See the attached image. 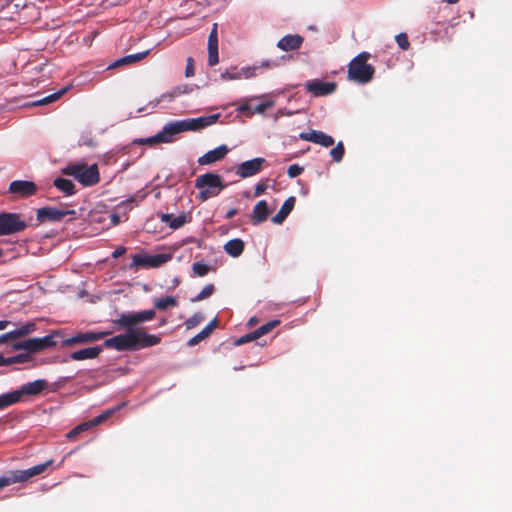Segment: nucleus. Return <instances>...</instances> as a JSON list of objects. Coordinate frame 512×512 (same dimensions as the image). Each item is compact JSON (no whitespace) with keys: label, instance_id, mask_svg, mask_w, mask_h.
<instances>
[{"label":"nucleus","instance_id":"nucleus-1","mask_svg":"<svg viewBox=\"0 0 512 512\" xmlns=\"http://www.w3.org/2000/svg\"><path fill=\"white\" fill-rule=\"evenodd\" d=\"M154 309H147L139 312H126L114 320V324L127 329L126 333L118 334L106 339L103 346L116 351H136L143 348L158 345L161 337L156 334H149L143 328H131L133 325L148 322L154 319Z\"/></svg>","mask_w":512,"mask_h":512},{"label":"nucleus","instance_id":"nucleus-2","mask_svg":"<svg viewBox=\"0 0 512 512\" xmlns=\"http://www.w3.org/2000/svg\"><path fill=\"white\" fill-rule=\"evenodd\" d=\"M61 171L62 174L72 176L85 187L93 186L100 180L99 170L96 164L74 163L67 165Z\"/></svg>","mask_w":512,"mask_h":512},{"label":"nucleus","instance_id":"nucleus-3","mask_svg":"<svg viewBox=\"0 0 512 512\" xmlns=\"http://www.w3.org/2000/svg\"><path fill=\"white\" fill-rule=\"evenodd\" d=\"M226 186L220 175L211 172L200 175L195 180V187L200 190L198 198L201 201L219 195Z\"/></svg>","mask_w":512,"mask_h":512},{"label":"nucleus","instance_id":"nucleus-4","mask_svg":"<svg viewBox=\"0 0 512 512\" xmlns=\"http://www.w3.org/2000/svg\"><path fill=\"white\" fill-rule=\"evenodd\" d=\"M370 54L362 52L351 60L348 67V78L355 82L366 84L374 75V67L367 63Z\"/></svg>","mask_w":512,"mask_h":512},{"label":"nucleus","instance_id":"nucleus-5","mask_svg":"<svg viewBox=\"0 0 512 512\" xmlns=\"http://www.w3.org/2000/svg\"><path fill=\"white\" fill-rule=\"evenodd\" d=\"M171 259V253L147 254L141 252L132 256V262L130 263L129 268L135 270L141 268H157L167 263Z\"/></svg>","mask_w":512,"mask_h":512},{"label":"nucleus","instance_id":"nucleus-6","mask_svg":"<svg viewBox=\"0 0 512 512\" xmlns=\"http://www.w3.org/2000/svg\"><path fill=\"white\" fill-rule=\"evenodd\" d=\"M26 222L17 213H0V236L11 235L23 231Z\"/></svg>","mask_w":512,"mask_h":512},{"label":"nucleus","instance_id":"nucleus-7","mask_svg":"<svg viewBox=\"0 0 512 512\" xmlns=\"http://www.w3.org/2000/svg\"><path fill=\"white\" fill-rule=\"evenodd\" d=\"M112 332L105 330V331H87V332H81L78 333L72 337L66 338L62 341V345L65 347H71L78 344H86V343H92L98 340H101L105 338L106 336L110 335Z\"/></svg>","mask_w":512,"mask_h":512},{"label":"nucleus","instance_id":"nucleus-8","mask_svg":"<svg viewBox=\"0 0 512 512\" xmlns=\"http://www.w3.org/2000/svg\"><path fill=\"white\" fill-rule=\"evenodd\" d=\"M266 163L265 158L256 157L238 164L235 173L242 179L253 177L262 170Z\"/></svg>","mask_w":512,"mask_h":512},{"label":"nucleus","instance_id":"nucleus-9","mask_svg":"<svg viewBox=\"0 0 512 512\" xmlns=\"http://www.w3.org/2000/svg\"><path fill=\"white\" fill-rule=\"evenodd\" d=\"M220 118V114H212L207 116H201L198 118H188L180 120L182 123V127L185 131H200L206 127H209L215 124Z\"/></svg>","mask_w":512,"mask_h":512},{"label":"nucleus","instance_id":"nucleus-10","mask_svg":"<svg viewBox=\"0 0 512 512\" xmlns=\"http://www.w3.org/2000/svg\"><path fill=\"white\" fill-rule=\"evenodd\" d=\"M66 216H71L72 218H75L76 211L73 209H59L56 207H43L38 209L37 211V219L39 221H52L57 222L61 221Z\"/></svg>","mask_w":512,"mask_h":512},{"label":"nucleus","instance_id":"nucleus-11","mask_svg":"<svg viewBox=\"0 0 512 512\" xmlns=\"http://www.w3.org/2000/svg\"><path fill=\"white\" fill-rule=\"evenodd\" d=\"M8 191L21 198H28L37 193L36 183L28 180H14L9 184Z\"/></svg>","mask_w":512,"mask_h":512},{"label":"nucleus","instance_id":"nucleus-12","mask_svg":"<svg viewBox=\"0 0 512 512\" xmlns=\"http://www.w3.org/2000/svg\"><path fill=\"white\" fill-rule=\"evenodd\" d=\"M305 89L313 96L320 97L332 94L336 90V84L334 82L314 79L305 83Z\"/></svg>","mask_w":512,"mask_h":512},{"label":"nucleus","instance_id":"nucleus-13","mask_svg":"<svg viewBox=\"0 0 512 512\" xmlns=\"http://www.w3.org/2000/svg\"><path fill=\"white\" fill-rule=\"evenodd\" d=\"M52 464V460L46 461L44 463L35 465L25 470H12L11 473L15 479L16 483L25 482L30 478L43 473L49 465Z\"/></svg>","mask_w":512,"mask_h":512},{"label":"nucleus","instance_id":"nucleus-14","mask_svg":"<svg viewBox=\"0 0 512 512\" xmlns=\"http://www.w3.org/2000/svg\"><path fill=\"white\" fill-rule=\"evenodd\" d=\"M184 132L180 120L167 123L160 132L157 133V138L161 143H171L175 140L176 136Z\"/></svg>","mask_w":512,"mask_h":512},{"label":"nucleus","instance_id":"nucleus-15","mask_svg":"<svg viewBox=\"0 0 512 512\" xmlns=\"http://www.w3.org/2000/svg\"><path fill=\"white\" fill-rule=\"evenodd\" d=\"M299 138L304 141L312 142L315 144H318L323 147H330L334 144V139L330 135L318 131V130H311L308 132H301L299 134Z\"/></svg>","mask_w":512,"mask_h":512},{"label":"nucleus","instance_id":"nucleus-16","mask_svg":"<svg viewBox=\"0 0 512 512\" xmlns=\"http://www.w3.org/2000/svg\"><path fill=\"white\" fill-rule=\"evenodd\" d=\"M228 152H229V148L227 145H225V144L220 145V146L216 147L215 149L210 150V151L206 152L205 154H203L202 156H200L198 158V163L200 165H210L212 163H215V162L220 161L223 158H225V156L228 154Z\"/></svg>","mask_w":512,"mask_h":512},{"label":"nucleus","instance_id":"nucleus-17","mask_svg":"<svg viewBox=\"0 0 512 512\" xmlns=\"http://www.w3.org/2000/svg\"><path fill=\"white\" fill-rule=\"evenodd\" d=\"M47 387V382L44 379H37L22 385L16 391L20 393V400L23 395L35 396L40 394Z\"/></svg>","mask_w":512,"mask_h":512},{"label":"nucleus","instance_id":"nucleus-18","mask_svg":"<svg viewBox=\"0 0 512 512\" xmlns=\"http://www.w3.org/2000/svg\"><path fill=\"white\" fill-rule=\"evenodd\" d=\"M102 352L101 346H94V347H88L84 348L78 351H75L70 354V359L74 361H83L87 359H95L99 356V354Z\"/></svg>","mask_w":512,"mask_h":512},{"label":"nucleus","instance_id":"nucleus-19","mask_svg":"<svg viewBox=\"0 0 512 512\" xmlns=\"http://www.w3.org/2000/svg\"><path fill=\"white\" fill-rule=\"evenodd\" d=\"M302 42L303 38L299 35H286L278 41L277 47L288 52L298 49Z\"/></svg>","mask_w":512,"mask_h":512},{"label":"nucleus","instance_id":"nucleus-20","mask_svg":"<svg viewBox=\"0 0 512 512\" xmlns=\"http://www.w3.org/2000/svg\"><path fill=\"white\" fill-rule=\"evenodd\" d=\"M268 215L269 208L267 202L265 200H260L253 208L251 221L253 224L262 223L267 219Z\"/></svg>","mask_w":512,"mask_h":512},{"label":"nucleus","instance_id":"nucleus-21","mask_svg":"<svg viewBox=\"0 0 512 512\" xmlns=\"http://www.w3.org/2000/svg\"><path fill=\"white\" fill-rule=\"evenodd\" d=\"M294 205L295 197L291 196L288 199H286L278 213L272 217V222L274 224H281L293 210Z\"/></svg>","mask_w":512,"mask_h":512},{"label":"nucleus","instance_id":"nucleus-22","mask_svg":"<svg viewBox=\"0 0 512 512\" xmlns=\"http://www.w3.org/2000/svg\"><path fill=\"white\" fill-rule=\"evenodd\" d=\"M149 52H150V50H146L143 52L126 55V56L121 57V58L117 59L116 61H114L112 64H110L108 66V68L111 69V68H115V67H118L121 65H128V64L139 62V61L143 60L149 54Z\"/></svg>","mask_w":512,"mask_h":512},{"label":"nucleus","instance_id":"nucleus-23","mask_svg":"<svg viewBox=\"0 0 512 512\" xmlns=\"http://www.w3.org/2000/svg\"><path fill=\"white\" fill-rule=\"evenodd\" d=\"M216 323H217L216 318L211 320L198 334H196L194 337H192L188 341V345L194 346V345L198 344L199 342H201L202 340H204L205 338H207L212 333L214 328L216 327Z\"/></svg>","mask_w":512,"mask_h":512},{"label":"nucleus","instance_id":"nucleus-24","mask_svg":"<svg viewBox=\"0 0 512 512\" xmlns=\"http://www.w3.org/2000/svg\"><path fill=\"white\" fill-rule=\"evenodd\" d=\"M224 250L228 255L232 257H239L243 253L244 242L239 238L229 240L224 245Z\"/></svg>","mask_w":512,"mask_h":512},{"label":"nucleus","instance_id":"nucleus-25","mask_svg":"<svg viewBox=\"0 0 512 512\" xmlns=\"http://www.w3.org/2000/svg\"><path fill=\"white\" fill-rule=\"evenodd\" d=\"M13 348L14 350H25L30 353H36L40 351L37 338H29L24 341L18 342L14 344Z\"/></svg>","mask_w":512,"mask_h":512},{"label":"nucleus","instance_id":"nucleus-26","mask_svg":"<svg viewBox=\"0 0 512 512\" xmlns=\"http://www.w3.org/2000/svg\"><path fill=\"white\" fill-rule=\"evenodd\" d=\"M61 335L62 332L60 330H54L49 335L37 338L40 351L56 346V341L54 340V338L59 337Z\"/></svg>","mask_w":512,"mask_h":512},{"label":"nucleus","instance_id":"nucleus-27","mask_svg":"<svg viewBox=\"0 0 512 512\" xmlns=\"http://www.w3.org/2000/svg\"><path fill=\"white\" fill-rule=\"evenodd\" d=\"M53 184L58 190L62 191L65 195L70 196L75 193V185L69 179L56 178Z\"/></svg>","mask_w":512,"mask_h":512},{"label":"nucleus","instance_id":"nucleus-28","mask_svg":"<svg viewBox=\"0 0 512 512\" xmlns=\"http://www.w3.org/2000/svg\"><path fill=\"white\" fill-rule=\"evenodd\" d=\"M20 402V393L15 391L0 395V410Z\"/></svg>","mask_w":512,"mask_h":512},{"label":"nucleus","instance_id":"nucleus-29","mask_svg":"<svg viewBox=\"0 0 512 512\" xmlns=\"http://www.w3.org/2000/svg\"><path fill=\"white\" fill-rule=\"evenodd\" d=\"M70 89V86H66L60 90H58L57 92H54L52 94H49L37 101H33L32 102V105L34 106H39V105H47V104H50L56 100H58L60 97H62L68 90Z\"/></svg>","mask_w":512,"mask_h":512},{"label":"nucleus","instance_id":"nucleus-30","mask_svg":"<svg viewBox=\"0 0 512 512\" xmlns=\"http://www.w3.org/2000/svg\"><path fill=\"white\" fill-rule=\"evenodd\" d=\"M161 219L173 229H178L186 223L185 215L173 216L172 214H163Z\"/></svg>","mask_w":512,"mask_h":512},{"label":"nucleus","instance_id":"nucleus-31","mask_svg":"<svg viewBox=\"0 0 512 512\" xmlns=\"http://www.w3.org/2000/svg\"><path fill=\"white\" fill-rule=\"evenodd\" d=\"M153 303L154 307L158 310H165L169 307H176L178 305L177 299L173 296L156 298Z\"/></svg>","mask_w":512,"mask_h":512},{"label":"nucleus","instance_id":"nucleus-32","mask_svg":"<svg viewBox=\"0 0 512 512\" xmlns=\"http://www.w3.org/2000/svg\"><path fill=\"white\" fill-rule=\"evenodd\" d=\"M212 270L211 266L203 261L195 262L192 265V272L194 277H203Z\"/></svg>","mask_w":512,"mask_h":512},{"label":"nucleus","instance_id":"nucleus-33","mask_svg":"<svg viewBox=\"0 0 512 512\" xmlns=\"http://www.w3.org/2000/svg\"><path fill=\"white\" fill-rule=\"evenodd\" d=\"M123 406H124V404H121L116 407L107 409L104 412H102L100 415L93 418L91 421L93 422L94 426H97V425L103 423L104 421H106L109 417H111L115 412L120 410Z\"/></svg>","mask_w":512,"mask_h":512},{"label":"nucleus","instance_id":"nucleus-34","mask_svg":"<svg viewBox=\"0 0 512 512\" xmlns=\"http://www.w3.org/2000/svg\"><path fill=\"white\" fill-rule=\"evenodd\" d=\"M35 329H36V325L34 323L27 322L12 331L14 333L15 339H17V338L24 337V336L34 332Z\"/></svg>","mask_w":512,"mask_h":512},{"label":"nucleus","instance_id":"nucleus-35","mask_svg":"<svg viewBox=\"0 0 512 512\" xmlns=\"http://www.w3.org/2000/svg\"><path fill=\"white\" fill-rule=\"evenodd\" d=\"M280 321L279 320H271L265 324H263L262 326H260L259 328H257L256 330H254V336H256L257 338L267 334L268 332H270L273 328H275L277 325H279Z\"/></svg>","mask_w":512,"mask_h":512},{"label":"nucleus","instance_id":"nucleus-36","mask_svg":"<svg viewBox=\"0 0 512 512\" xmlns=\"http://www.w3.org/2000/svg\"><path fill=\"white\" fill-rule=\"evenodd\" d=\"M215 291V287L213 284H207L202 288V290L191 299L192 302H199L204 299L209 298Z\"/></svg>","mask_w":512,"mask_h":512},{"label":"nucleus","instance_id":"nucleus-37","mask_svg":"<svg viewBox=\"0 0 512 512\" xmlns=\"http://www.w3.org/2000/svg\"><path fill=\"white\" fill-rule=\"evenodd\" d=\"M344 152H345V149H344L343 143L338 142L337 145L331 149L330 155L334 161L340 162L343 159Z\"/></svg>","mask_w":512,"mask_h":512},{"label":"nucleus","instance_id":"nucleus-38","mask_svg":"<svg viewBox=\"0 0 512 512\" xmlns=\"http://www.w3.org/2000/svg\"><path fill=\"white\" fill-rule=\"evenodd\" d=\"M258 66H247L238 70L239 78L249 79L257 75Z\"/></svg>","mask_w":512,"mask_h":512},{"label":"nucleus","instance_id":"nucleus-39","mask_svg":"<svg viewBox=\"0 0 512 512\" xmlns=\"http://www.w3.org/2000/svg\"><path fill=\"white\" fill-rule=\"evenodd\" d=\"M219 56H218V47H208V64L210 66H214L218 64Z\"/></svg>","mask_w":512,"mask_h":512},{"label":"nucleus","instance_id":"nucleus-40","mask_svg":"<svg viewBox=\"0 0 512 512\" xmlns=\"http://www.w3.org/2000/svg\"><path fill=\"white\" fill-rule=\"evenodd\" d=\"M15 479L11 473V471H8L4 475L0 476V489H3L9 485L15 484Z\"/></svg>","mask_w":512,"mask_h":512},{"label":"nucleus","instance_id":"nucleus-41","mask_svg":"<svg viewBox=\"0 0 512 512\" xmlns=\"http://www.w3.org/2000/svg\"><path fill=\"white\" fill-rule=\"evenodd\" d=\"M274 105L275 102L273 100L264 101L254 107L253 113L264 114L267 109L273 107Z\"/></svg>","mask_w":512,"mask_h":512},{"label":"nucleus","instance_id":"nucleus-42","mask_svg":"<svg viewBox=\"0 0 512 512\" xmlns=\"http://www.w3.org/2000/svg\"><path fill=\"white\" fill-rule=\"evenodd\" d=\"M395 40L402 50H408L410 44L406 33H399L396 35Z\"/></svg>","mask_w":512,"mask_h":512},{"label":"nucleus","instance_id":"nucleus-43","mask_svg":"<svg viewBox=\"0 0 512 512\" xmlns=\"http://www.w3.org/2000/svg\"><path fill=\"white\" fill-rule=\"evenodd\" d=\"M135 143H138V144H146V145H156V144H160V139L157 138V134H155L154 136L152 137H147V138H140V139H137L134 141Z\"/></svg>","mask_w":512,"mask_h":512},{"label":"nucleus","instance_id":"nucleus-44","mask_svg":"<svg viewBox=\"0 0 512 512\" xmlns=\"http://www.w3.org/2000/svg\"><path fill=\"white\" fill-rule=\"evenodd\" d=\"M208 47H218L217 24L213 25V29L209 34Z\"/></svg>","mask_w":512,"mask_h":512},{"label":"nucleus","instance_id":"nucleus-45","mask_svg":"<svg viewBox=\"0 0 512 512\" xmlns=\"http://www.w3.org/2000/svg\"><path fill=\"white\" fill-rule=\"evenodd\" d=\"M303 172V167L298 164H292L288 167L287 174L290 178L297 177Z\"/></svg>","mask_w":512,"mask_h":512},{"label":"nucleus","instance_id":"nucleus-46","mask_svg":"<svg viewBox=\"0 0 512 512\" xmlns=\"http://www.w3.org/2000/svg\"><path fill=\"white\" fill-rule=\"evenodd\" d=\"M29 359V356L27 354H19L16 356H12L9 358H6L7 365L14 364V363H22Z\"/></svg>","mask_w":512,"mask_h":512},{"label":"nucleus","instance_id":"nucleus-47","mask_svg":"<svg viewBox=\"0 0 512 512\" xmlns=\"http://www.w3.org/2000/svg\"><path fill=\"white\" fill-rule=\"evenodd\" d=\"M203 320V316L201 314H194L192 317H190L186 322L185 325L188 329L195 327L198 323H200Z\"/></svg>","mask_w":512,"mask_h":512},{"label":"nucleus","instance_id":"nucleus-48","mask_svg":"<svg viewBox=\"0 0 512 512\" xmlns=\"http://www.w3.org/2000/svg\"><path fill=\"white\" fill-rule=\"evenodd\" d=\"M255 339H258V338L256 336H254V331H253L251 333H248V334L238 338L235 341V345L239 346V345L245 344L247 342L253 341Z\"/></svg>","mask_w":512,"mask_h":512},{"label":"nucleus","instance_id":"nucleus-49","mask_svg":"<svg viewBox=\"0 0 512 512\" xmlns=\"http://www.w3.org/2000/svg\"><path fill=\"white\" fill-rule=\"evenodd\" d=\"M221 79L223 81H229V80H237L239 78L238 70H235L233 72L225 71L220 75Z\"/></svg>","mask_w":512,"mask_h":512},{"label":"nucleus","instance_id":"nucleus-50","mask_svg":"<svg viewBox=\"0 0 512 512\" xmlns=\"http://www.w3.org/2000/svg\"><path fill=\"white\" fill-rule=\"evenodd\" d=\"M194 75V65H193V59L189 57L187 59V65L185 69V76L186 77H192Z\"/></svg>","mask_w":512,"mask_h":512},{"label":"nucleus","instance_id":"nucleus-51","mask_svg":"<svg viewBox=\"0 0 512 512\" xmlns=\"http://www.w3.org/2000/svg\"><path fill=\"white\" fill-rule=\"evenodd\" d=\"M267 189V185L265 183L259 182L256 184L254 189V195L256 197L262 195Z\"/></svg>","mask_w":512,"mask_h":512},{"label":"nucleus","instance_id":"nucleus-52","mask_svg":"<svg viewBox=\"0 0 512 512\" xmlns=\"http://www.w3.org/2000/svg\"><path fill=\"white\" fill-rule=\"evenodd\" d=\"M14 339H15V336H14L13 331H9L7 333L0 335V344L7 343L8 341L14 340Z\"/></svg>","mask_w":512,"mask_h":512},{"label":"nucleus","instance_id":"nucleus-53","mask_svg":"<svg viewBox=\"0 0 512 512\" xmlns=\"http://www.w3.org/2000/svg\"><path fill=\"white\" fill-rule=\"evenodd\" d=\"M77 426L80 429L81 433L84 432V431L89 430L92 427H95L91 420L87 421V422H84V423H81V424H79Z\"/></svg>","mask_w":512,"mask_h":512},{"label":"nucleus","instance_id":"nucleus-54","mask_svg":"<svg viewBox=\"0 0 512 512\" xmlns=\"http://www.w3.org/2000/svg\"><path fill=\"white\" fill-rule=\"evenodd\" d=\"M236 111L238 113H250L252 114L253 112H251V107L249 104L245 103V104H242V105H239L236 109Z\"/></svg>","mask_w":512,"mask_h":512},{"label":"nucleus","instance_id":"nucleus-55","mask_svg":"<svg viewBox=\"0 0 512 512\" xmlns=\"http://www.w3.org/2000/svg\"><path fill=\"white\" fill-rule=\"evenodd\" d=\"M277 65H278V63L275 62V61L266 60V61H262L261 64L258 67L259 68H261V67H264V68H274Z\"/></svg>","mask_w":512,"mask_h":512},{"label":"nucleus","instance_id":"nucleus-56","mask_svg":"<svg viewBox=\"0 0 512 512\" xmlns=\"http://www.w3.org/2000/svg\"><path fill=\"white\" fill-rule=\"evenodd\" d=\"M125 252H126V248L123 246H120L112 252V257L118 258V257L122 256Z\"/></svg>","mask_w":512,"mask_h":512},{"label":"nucleus","instance_id":"nucleus-57","mask_svg":"<svg viewBox=\"0 0 512 512\" xmlns=\"http://www.w3.org/2000/svg\"><path fill=\"white\" fill-rule=\"evenodd\" d=\"M80 433H81L80 429L78 428V426H76V427H74L72 430H70V431L67 433L66 437H67L68 439H73V438H75L77 435H79Z\"/></svg>","mask_w":512,"mask_h":512},{"label":"nucleus","instance_id":"nucleus-58","mask_svg":"<svg viewBox=\"0 0 512 512\" xmlns=\"http://www.w3.org/2000/svg\"><path fill=\"white\" fill-rule=\"evenodd\" d=\"M236 213H237L236 209L232 208L227 211L226 218L231 219L232 217H234L236 215Z\"/></svg>","mask_w":512,"mask_h":512},{"label":"nucleus","instance_id":"nucleus-59","mask_svg":"<svg viewBox=\"0 0 512 512\" xmlns=\"http://www.w3.org/2000/svg\"><path fill=\"white\" fill-rule=\"evenodd\" d=\"M111 222L116 225L120 222V219H119V216L117 214H112L111 215Z\"/></svg>","mask_w":512,"mask_h":512},{"label":"nucleus","instance_id":"nucleus-60","mask_svg":"<svg viewBox=\"0 0 512 512\" xmlns=\"http://www.w3.org/2000/svg\"><path fill=\"white\" fill-rule=\"evenodd\" d=\"M10 324L7 320L0 321V330H4Z\"/></svg>","mask_w":512,"mask_h":512},{"label":"nucleus","instance_id":"nucleus-61","mask_svg":"<svg viewBox=\"0 0 512 512\" xmlns=\"http://www.w3.org/2000/svg\"><path fill=\"white\" fill-rule=\"evenodd\" d=\"M6 365H7L6 358L0 354V367L6 366Z\"/></svg>","mask_w":512,"mask_h":512},{"label":"nucleus","instance_id":"nucleus-62","mask_svg":"<svg viewBox=\"0 0 512 512\" xmlns=\"http://www.w3.org/2000/svg\"><path fill=\"white\" fill-rule=\"evenodd\" d=\"M160 100H156L155 102H150V105H152V108H155Z\"/></svg>","mask_w":512,"mask_h":512},{"label":"nucleus","instance_id":"nucleus-63","mask_svg":"<svg viewBox=\"0 0 512 512\" xmlns=\"http://www.w3.org/2000/svg\"><path fill=\"white\" fill-rule=\"evenodd\" d=\"M458 1H459V0H446V2H447L448 4H455V3H457Z\"/></svg>","mask_w":512,"mask_h":512},{"label":"nucleus","instance_id":"nucleus-64","mask_svg":"<svg viewBox=\"0 0 512 512\" xmlns=\"http://www.w3.org/2000/svg\"><path fill=\"white\" fill-rule=\"evenodd\" d=\"M255 322V318H251L248 322L249 325H252Z\"/></svg>","mask_w":512,"mask_h":512}]
</instances>
